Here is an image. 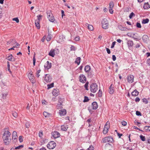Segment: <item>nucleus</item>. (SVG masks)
<instances>
[{
  "instance_id": "f257e3e1",
  "label": "nucleus",
  "mask_w": 150,
  "mask_h": 150,
  "mask_svg": "<svg viewBox=\"0 0 150 150\" xmlns=\"http://www.w3.org/2000/svg\"><path fill=\"white\" fill-rule=\"evenodd\" d=\"M11 134L8 131H5L3 135V139L4 143L6 145H8L11 141Z\"/></svg>"
},
{
  "instance_id": "f03ea898",
  "label": "nucleus",
  "mask_w": 150,
  "mask_h": 150,
  "mask_svg": "<svg viewBox=\"0 0 150 150\" xmlns=\"http://www.w3.org/2000/svg\"><path fill=\"white\" fill-rule=\"evenodd\" d=\"M102 27L103 29H106L108 28L109 23L106 18L103 19L101 21Z\"/></svg>"
},
{
  "instance_id": "7ed1b4c3",
  "label": "nucleus",
  "mask_w": 150,
  "mask_h": 150,
  "mask_svg": "<svg viewBox=\"0 0 150 150\" xmlns=\"http://www.w3.org/2000/svg\"><path fill=\"white\" fill-rule=\"evenodd\" d=\"M98 89V86L96 83H92L90 86V91L91 92L95 93Z\"/></svg>"
},
{
  "instance_id": "20e7f679",
  "label": "nucleus",
  "mask_w": 150,
  "mask_h": 150,
  "mask_svg": "<svg viewBox=\"0 0 150 150\" xmlns=\"http://www.w3.org/2000/svg\"><path fill=\"white\" fill-rule=\"evenodd\" d=\"M47 18L49 21L51 22H54V17L53 16L51 11L48 10L47 11Z\"/></svg>"
},
{
  "instance_id": "39448f33",
  "label": "nucleus",
  "mask_w": 150,
  "mask_h": 150,
  "mask_svg": "<svg viewBox=\"0 0 150 150\" xmlns=\"http://www.w3.org/2000/svg\"><path fill=\"white\" fill-rule=\"evenodd\" d=\"M113 140V139L111 137H105L102 139L103 142L104 143L106 142L112 143Z\"/></svg>"
},
{
  "instance_id": "423d86ee",
  "label": "nucleus",
  "mask_w": 150,
  "mask_h": 150,
  "mask_svg": "<svg viewBox=\"0 0 150 150\" xmlns=\"http://www.w3.org/2000/svg\"><path fill=\"white\" fill-rule=\"evenodd\" d=\"M56 146V143L53 141H51L49 142L47 145V147L49 149H53Z\"/></svg>"
},
{
  "instance_id": "0eeeda50",
  "label": "nucleus",
  "mask_w": 150,
  "mask_h": 150,
  "mask_svg": "<svg viewBox=\"0 0 150 150\" xmlns=\"http://www.w3.org/2000/svg\"><path fill=\"white\" fill-rule=\"evenodd\" d=\"M109 122L108 121L106 123V124L104 126L103 130V133L104 134H105L108 132V129L109 128Z\"/></svg>"
},
{
  "instance_id": "6e6552de",
  "label": "nucleus",
  "mask_w": 150,
  "mask_h": 150,
  "mask_svg": "<svg viewBox=\"0 0 150 150\" xmlns=\"http://www.w3.org/2000/svg\"><path fill=\"white\" fill-rule=\"evenodd\" d=\"M52 76L49 74H46L44 77L45 81L47 82H50L52 80Z\"/></svg>"
},
{
  "instance_id": "1a4fd4ad",
  "label": "nucleus",
  "mask_w": 150,
  "mask_h": 150,
  "mask_svg": "<svg viewBox=\"0 0 150 150\" xmlns=\"http://www.w3.org/2000/svg\"><path fill=\"white\" fill-rule=\"evenodd\" d=\"M7 45H8L9 44H11V45H13L15 43H16V46H13V47H16L17 46H20V44H19L17 42H16L15 40H12L9 41L7 42Z\"/></svg>"
},
{
  "instance_id": "9d476101",
  "label": "nucleus",
  "mask_w": 150,
  "mask_h": 150,
  "mask_svg": "<svg viewBox=\"0 0 150 150\" xmlns=\"http://www.w3.org/2000/svg\"><path fill=\"white\" fill-rule=\"evenodd\" d=\"M79 81L82 83H85L86 81L85 76L83 74H81L79 77Z\"/></svg>"
},
{
  "instance_id": "9b49d317",
  "label": "nucleus",
  "mask_w": 150,
  "mask_h": 150,
  "mask_svg": "<svg viewBox=\"0 0 150 150\" xmlns=\"http://www.w3.org/2000/svg\"><path fill=\"white\" fill-rule=\"evenodd\" d=\"M114 6V3L112 1H111L109 3V12L111 14H112L113 13L112 8Z\"/></svg>"
},
{
  "instance_id": "f8f14e48",
  "label": "nucleus",
  "mask_w": 150,
  "mask_h": 150,
  "mask_svg": "<svg viewBox=\"0 0 150 150\" xmlns=\"http://www.w3.org/2000/svg\"><path fill=\"white\" fill-rule=\"evenodd\" d=\"M52 135L54 138H57L60 137V133L57 131H54L52 132Z\"/></svg>"
},
{
  "instance_id": "ddd939ff",
  "label": "nucleus",
  "mask_w": 150,
  "mask_h": 150,
  "mask_svg": "<svg viewBox=\"0 0 150 150\" xmlns=\"http://www.w3.org/2000/svg\"><path fill=\"white\" fill-rule=\"evenodd\" d=\"M28 77L32 83H34L35 82L34 76L32 74L29 73L28 75Z\"/></svg>"
},
{
  "instance_id": "4468645a",
  "label": "nucleus",
  "mask_w": 150,
  "mask_h": 150,
  "mask_svg": "<svg viewBox=\"0 0 150 150\" xmlns=\"http://www.w3.org/2000/svg\"><path fill=\"white\" fill-rule=\"evenodd\" d=\"M53 96H57L59 94V90L57 88L54 89L52 91Z\"/></svg>"
},
{
  "instance_id": "2eb2a0df",
  "label": "nucleus",
  "mask_w": 150,
  "mask_h": 150,
  "mask_svg": "<svg viewBox=\"0 0 150 150\" xmlns=\"http://www.w3.org/2000/svg\"><path fill=\"white\" fill-rule=\"evenodd\" d=\"M51 67V63L49 62V61H47L44 65L45 68L47 69H50Z\"/></svg>"
},
{
  "instance_id": "dca6fc26",
  "label": "nucleus",
  "mask_w": 150,
  "mask_h": 150,
  "mask_svg": "<svg viewBox=\"0 0 150 150\" xmlns=\"http://www.w3.org/2000/svg\"><path fill=\"white\" fill-rule=\"evenodd\" d=\"M134 76L133 75H130L127 76V80L129 83H132L133 82Z\"/></svg>"
},
{
  "instance_id": "f3484780",
  "label": "nucleus",
  "mask_w": 150,
  "mask_h": 150,
  "mask_svg": "<svg viewBox=\"0 0 150 150\" xmlns=\"http://www.w3.org/2000/svg\"><path fill=\"white\" fill-rule=\"evenodd\" d=\"M55 50H58V49H55V50L54 49H51L50 52L49 53V55L52 57H54L55 55Z\"/></svg>"
},
{
  "instance_id": "a211bd4d",
  "label": "nucleus",
  "mask_w": 150,
  "mask_h": 150,
  "mask_svg": "<svg viewBox=\"0 0 150 150\" xmlns=\"http://www.w3.org/2000/svg\"><path fill=\"white\" fill-rule=\"evenodd\" d=\"M92 107L93 109H96L98 107V105L97 103L96 102H93L92 104Z\"/></svg>"
},
{
  "instance_id": "6ab92c4d",
  "label": "nucleus",
  "mask_w": 150,
  "mask_h": 150,
  "mask_svg": "<svg viewBox=\"0 0 150 150\" xmlns=\"http://www.w3.org/2000/svg\"><path fill=\"white\" fill-rule=\"evenodd\" d=\"M59 113L61 115H64L66 114V111L65 109L60 110L59 111Z\"/></svg>"
},
{
  "instance_id": "aec40b11",
  "label": "nucleus",
  "mask_w": 150,
  "mask_h": 150,
  "mask_svg": "<svg viewBox=\"0 0 150 150\" xmlns=\"http://www.w3.org/2000/svg\"><path fill=\"white\" fill-rule=\"evenodd\" d=\"M142 38L144 42L146 43L149 39V37L147 35H144L143 36Z\"/></svg>"
},
{
  "instance_id": "412c9836",
  "label": "nucleus",
  "mask_w": 150,
  "mask_h": 150,
  "mask_svg": "<svg viewBox=\"0 0 150 150\" xmlns=\"http://www.w3.org/2000/svg\"><path fill=\"white\" fill-rule=\"evenodd\" d=\"M15 58L11 54H10L8 57V60L9 61H15Z\"/></svg>"
},
{
  "instance_id": "4be33fe9",
  "label": "nucleus",
  "mask_w": 150,
  "mask_h": 150,
  "mask_svg": "<svg viewBox=\"0 0 150 150\" xmlns=\"http://www.w3.org/2000/svg\"><path fill=\"white\" fill-rule=\"evenodd\" d=\"M139 92L137 90L135 89L134 91L132 93V95L134 96H136L139 94Z\"/></svg>"
},
{
  "instance_id": "5701e85b",
  "label": "nucleus",
  "mask_w": 150,
  "mask_h": 150,
  "mask_svg": "<svg viewBox=\"0 0 150 150\" xmlns=\"http://www.w3.org/2000/svg\"><path fill=\"white\" fill-rule=\"evenodd\" d=\"M143 8L144 9H147L150 8V5L148 2L145 3Z\"/></svg>"
},
{
  "instance_id": "b1692460",
  "label": "nucleus",
  "mask_w": 150,
  "mask_h": 150,
  "mask_svg": "<svg viewBox=\"0 0 150 150\" xmlns=\"http://www.w3.org/2000/svg\"><path fill=\"white\" fill-rule=\"evenodd\" d=\"M112 84L111 85L109 88V93L110 94H113L114 91V88L112 87Z\"/></svg>"
},
{
  "instance_id": "393cba45",
  "label": "nucleus",
  "mask_w": 150,
  "mask_h": 150,
  "mask_svg": "<svg viewBox=\"0 0 150 150\" xmlns=\"http://www.w3.org/2000/svg\"><path fill=\"white\" fill-rule=\"evenodd\" d=\"M39 23L40 22L38 20H36L35 21V26L38 29H39L40 28Z\"/></svg>"
},
{
  "instance_id": "a878e982",
  "label": "nucleus",
  "mask_w": 150,
  "mask_h": 150,
  "mask_svg": "<svg viewBox=\"0 0 150 150\" xmlns=\"http://www.w3.org/2000/svg\"><path fill=\"white\" fill-rule=\"evenodd\" d=\"M43 115L46 117H48L51 116V114L46 112H44L43 113Z\"/></svg>"
},
{
  "instance_id": "bb28decb",
  "label": "nucleus",
  "mask_w": 150,
  "mask_h": 150,
  "mask_svg": "<svg viewBox=\"0 0 150 150\" xmlns=\"http://www.w3.org/2000/svg\"><path fill=\"white\" fill-rule=\"evenodd\" d=\"M127 43L129 47H132L133 45V41L130 40H128L127 41Z\"/></svg>"
},
{
  "instance_id": "cd10ccee",
  "label": "nucleus",
  "mask_w": 150,
  "mask_h": 150,
  "mask_svg": "<svg viewBox=\"0 0 150 150\" xmlns=\"http://www.w3.org/2000/svg\"><path fill=\"white\" fill-rule=\"evenodd\" d=\"M91 69V67L90 66L87 65L85 66L84 70L86 72H87L90 71Z\"/></svg>"
},
{
  "instance_id": "c85d7f7f",
  "label": "nucleus",
  "mask_w": 150,
  "mask_h": 150,
  "mask_svg": "<svg viewBox=\"0 0 150 150\" xmlns=\"http://www.w3.org/2000/svg\"><path fill=\"white\" fill-rule=\"evenodd\" d=\"M81 58L80 57H78L77 58L75 61V62L76 63H77L78 65L80 64V62Z\"/></svg>"
},
{
  "instance_id": "c756f323",
  "label": "nucleus",
  "mask_w": 150,
  "mask_h": 150,
  "mask_svg": "<svg viewBox=\"0 0 150 150\" xmlns=\"http://www.w3.org/2000/svg\"><path fill=\"white\" fill-rule=\"evenodd\" d=\"M102 91L101 89H99L98 92L96 94V96L98 97H101L102 96Z\"/></svg>"
},
{
  "instance_id": "7c9ffc66",
  "label": "nucleus",
  "mask_w": 150,
  "mask_h": 150,
  "mask_svg": "<svg viewBox=\"0 0 150 150\" xmlns=\"http://www.w3.org/2000/svg\"><path fill=\"white\" fill-rule=\"evenodd\" d=\"M61 128L62 130L66 131L68 128V127L67 126L63 125L61 126Z\"/></svg>"
},
{
  "instance_id": "2f4dec72",
  "label": "nucleus",
  "mask_w": 150,
  "mask_h": 150,
  "mask_svg": "<svg viewBox=\"0 0 150 150\" xmlns=\"http://www.w3.org/2000/svg\"><path fill=\"white\" fill-rule=\"evenodd\" d=\"M52 37V35L50 34L49 33L48 34L47 37L46 38V40L47 41H50Z\"/></svg>"
},
{
  "instance_id": "473e14b6",
  "label": "nucleus",
  "mask_w": 150,
  "mask_h": 150,
  "mask_svg": "<svg viewBox=\"0 0 150 150\" xmlns=\"http://www.w3.org/2000/svg\"><path fill=\"white\" fill-rule=\"evenodd\" d=\"M54 86V83H52L50 84H48L47 85V89H49L53 87Z\"/></svg>"
},
{
  "instance_id": "72a5a7b5",
  "label": "nucleus",
  "mask_w": 150,
  "mask_h": 150,
  "mask_svg": "<svg viewBox=\"0 0 150 150\" xmlns=\"http://www.w3.org/2000/svg\"><path fill=\"white\" fill-rule=\"evenodd\" d=\"M8 95V92H6L5 93H2V98L3 99H5L6 97Z\"/></svg>"
},
{
  "instance_id": "f704fd0d",
  "label": "nucleus",
  "mask_w": 150,
  "mask_h": 150,
  "mask_svg": "<svg viewBox=\"0 0 150 150\" xmlns=\"http://www.w3.org/2000/svg\"><path fill=\"white\" fill-rule=\"evenodd\" d=\"M118 28L121 30H123V31H125L126 30L127 28L125 27H123L121 25H119L118 26Z\"/></svg>"
},
{
  "instance_id": "c9c22d12",
  "label": "nucleus",
  "mask_w": 150,
  "mask_h": 150,
  "mask_svg": "<svg viewBox=\"0 0 150 150\" xmlns=\"http://www.w3.org/2000/svg\"><path fill=\"white\" fill-rule=\"evenodd\" d=\"M149 21V20L148 18L146 19H144L142 21V23L143 24H146L148 23Z\"/></svg>"
},
{
  "instance_id": "e433bc0d",
  "label": "nucleus",
  "mask_w": 150,
  "mask_h": 150,
  "mask_svg": "<svg viewBox=\"0 0 150 150\" xmlns=\"http://www.w3.org/2000/svg\"><path fill=\"white\" fill-rule=\"evenodd\" d=\"M12 115L15 118H16L18 117V114L15 111H13Z\"/></svg>"
},
{
  "instance_id": "4c0bfd02",
  "label": "nucleus",
  "mask_w": 150,
  "mask_h": 150,
  "mask_svg": "<svg viewBox=\"0 0 150 150\" xmlns=\"http://www.w3.org/2000/svg\"><path fill=\"white\" fill-rule=\"evenodd\" d=\"M12 137H17V133L16 131H13L12 134Z\"/></svg>"
},
{
  "instance_id": "58836bf2",
  "label": "nucleus",
  "mask_w": 150,
  "mask_h": 150,
  "mask_svg": "<svg viewBox=\"0 0 150 150\" xmlns=\"http://www.w3.org/2000/svg\"><path fill=\"white\" fill-rule=\"evenodd\" d=\"M58 102L59 103H62L63 102V99L61 97H59L58 99Z\"/></svg>"
},
{
  "instance_id": "ea45409f",
  "label": "nucleus",
  "mask_w": 150,
  "mask_h": 150,
  "mask_svg": "<svg viewBox=\"0 0 150 150\" xmlns=\"http://www.w3.org/2000/svg\"><path fill=\"white\" fill-rule=\"evenodd\" d=\"M88 28L90 30H92L93 29V27L92 25H88Z\"/></svg>"
},
{
  "instance_id": "a19ab883",
  "label": "nucleus",
  "mask_w": 150,
  "mask_h": 150,
  "mask_svg": "<svg viewBox=\"0 0 150 150\" xmlns=\"http://www.w3.org/2000/svg\"><path fill=\"white\" fill-rule=\"evenodd\" d=\"M89 100V99H88V98L86 96H84V99L83 100V102H88Z\"/></svg>"
},
{
  "instance_id": "79ce46f5",
  "label": "nucleus",
  "mask_w": 150,
  "mask_h": 150,
  "mask_svg": "<svg viewBox=\"0 0 150 150\" xmlns=\"http://www.w3.org/2000/svg\"><path fill=\"white\" fill-rule=\"evenodd\" d=\"M89 83L88 81L84 85V87L86 90H88V85Z\"/></svg>"
},
{
  "instance_id": "37998d69",
  "label": "nucleus",
  "mask_w": 150,
  "mask_h": 150,
  "mask_svg": "<svg viewBox=\"0 0 150 150\" xmlns=\"http://www.w3.org/2000/svg\"><path fill=\"white\" fill-rule=\"evenodd\" d=\"M140 138L141 140L143 141H144L145 140V137L143 135H141L140 136Z\"/></svg>"
},
{
  "instance_id": "c03bdc74",
  "label": "nucleus",
  "mask_w": 150,
  "mask_h": 150,
  "mask_svg": "<svg viewBox=\"0 0 150 150\" xmlns=\"http://www.w3.org/2000/svg\"><path fill=\"white\" fill-rule=\"evenodd\" d=\"M70 49L71 51H75L76 50V48L73 45H71Z\"/></svg>"
},
{
  "instance_id": "a18cd8bd",
  "label": "nucleus",
  "mask_w": 150,
  "mask_h": 150,
  "mask_svg": "<svg viewBox=\"0 0 150 150\" xmlns=\"http://www.w3.org/2000/svg\"><path fill=\"white\" fill-rule=\"evenodd\" d=\"M62 107V103L58 104L57 105V108L59 109L61 108Z\"/></svg>"
},
{
  "instance_id": "49530a36",
  "label": "nucleus",
  "mask_w": 150,
  "mask_h": 150,
  "mask_svg": "<svg viewBox=\"0 0 150 150\" xmlns=\"http://www.w3.org/2000/svg\"><path fill=\"white\" fill-rule=\"evenodd\" d=\"M33 65L34 66L35 65V62H36V59L35 58V54H34V56L33 57Z\"/></svg>"
},
{
  "instance_id": "de8ad7c7",
  "label": "nucleus",
  "mask_w": 150,
  "mask_h": 150,
  "mask_svg": "<svg viewBox=\"0 0 150 150\" xmlns=\"http://www.w3.org/2000/svg\"><path fill=\"white\" fill-rule=\"evenodd\" d=\"M142 101L144 103L146 104H147L148 103V101L146 98H143L142 99Z\"/></svg>"
},
{
  "instance_id": "09e8293b",
  "label": "nucleus",
  "mask_w": 150,
  "mask_h": 150,
  "mask_svg": "<svg viewBox=\"0 0 150 150\" xmlns=\"http://www.w3.org/2000/svg\"><path fill=\"white\" fill-rule=\"evenodd\" d=\"M7 64L8 70L9 71L11 72V70L10 69V65L9 62L8 61L7 62Z\"/></svg>"
},
{
  "instance_id": "8fccbe9b",
  "label": "nucleus",
  "mask_w": 150,
  "mask_h": 150,
  "mask_svg": "<svg viewBox=\"0 0 150 150\" xmlns=\"http://www.w3.org/2000/svg\"><path fill=\"white\" fill-rule=\"evenodd\" d=\"M144 129L146 131L148 130L149 131H150V126H146L144 127Z\"/></svg>"
},
{
  "instance_id": "3c124183",
  "label": "nucleus",
  "mask_w": 150,
  "mask_h": 150,
  "mask_svg": "<svg viewBox=\"0 0 150 150\" xmlns=\"http://www.w3.org/2000/svg\"><path fill=\"white\" fill-rule=\"evenodd\" d=\"M135 16V14L133 12H132L129 15V18L131 19L133 16Z\"/></svg>"
},
{
  "instance_id": "603ef678",
  "label": "nucleus",
  "mask_w": 150,
  "mask_h": 150,
  "mask_svg": "<svg viewBox=\"0 0 150 150\" xmlns=\"http://www.w3.org/2000/svg\"><path fill=\"white\" fill-rule=\"evenodd\" d=\"M23 145H21L18 146L17 147H16L15 148V149H20L22 148H23Z\"/></svg>"
},
{
  "instance_id": "864d4df0",
  "label": "nucleus",
  "mask_w": 150,
  "mask_h": 150,
  "mask_svg": "<svg viewBox=\"0 0 150 150\" xmlns=\"http://www.w3.org/2000/svg\"><path fill=\"white\" fill-rule=\"evenodd\" d=\"M37 17L38 18V19L37 20H39V21L40 22V20H41V18L42 17V16L41 15H38L37 16Z\"/></svg>"
},
{
  "instance_id": "5fc2aeb1",
  "label": "nucleus",
  "mask_w": 150,
  "mask_h": 150,
  "mask_svg": "<svg viewBox=\"0 0 150 150\" xmlns=\"http://www.w3.org/2000/svg\"><path fill=\"white\" fill-rule=\"evenodd\" d=\"M43 133L42 131H40L39 133V136L40 138H42V136H43Z\"/></svg>"
},
{
  "instance_id": "6e6d98bb",
  "label": "nucleus",
  "mask_w": 150,
  "mask_h": 150,
  "mask_svg": "<svg viewBox=\"0 0 150 150\" xmlns=\"http://www.w3.org/2000/svg\"><path fill=\"white\" fill-rule=\"evenodd\" d=\"M136 115L137 116H142L141 113L139 111H136Z\"/></svg>"
},
{
  "instance_id": "4d7b16f0",
  "label": "nucleus",
  "mask_w": 150,
  "mask_h": 150,
  "mask_svg": "<svg viewBox=\"0 0 150 150\" xmlns=\"http://www.w3.org/2000/svg\"><path fill=\"white\" fill-rule=\"evenodd\" d=\"M40 71L41 70L40 69L38 70L36 73V76L38 77L40 76V75L39 74V73H40Z\"/></svg>"
},
{
  "instance_id": "13d9d810",
  "label": "nucleus",
  "mask_w": 150,
  "mask_h": 150,
  "mask_svg": "<svg viewBox=\"0 0 150 150\" xmlns=\"http://www.w3.org/2000/svg\"><path fill=\"white\" fill-rule=\"evenodd\" d=\"M93 147L92 145L90 146L87 149V150H93Z\"/></svg>"
},
{
  "instance_id": "bf43d9fd",
  "label": "nucleus",
  "mask_w": 150,
  "mask_h": 150,
  "mask_svg": "<svg viewBox=\"0 0 150 150\" xmlns=\"http://www.w3.org/2000/svg\"><path fill=\"white\" fill-rule=\"evenodd\" d=\"M122 124L124 126H125L127 125V122L124 121H122L121 122Z\"/></svg>"
},
{
  "instance_id": "052dcab7",
  "label": "nucleus",
  "mask_w": 150,
  "mask_h": 150,
  "mask_svg": "<svg viewBox=\"0 0 150 150\" xmlns=\"http://www.w3.org/2000/svg\"><path fill=\"white\" fill-rule=\"evenodd\" d=\"M13 140V143H16V142H17V137H12Z\"/></svg>"
},
{
  "instance_id": "680f3d73",
  "label": "nucleus",
  "mask_w": 150,
  "mask_h": 150,
  "mask_svg": "<svg viewBox=\"0 0 150 150\" xmlns=\"http://www.w3.org/2000/svg\"><path fill=\"white\" fill-rule=\"evenodd\" d=\"M134 34L133 33H129L127 34V35L129 37H131V38L132 36H134Z\"/></svg>"
},
{
  "instance_id": "e2e57ef3",
  "label": "nucleus",
  "mask_w": 150,
  "mask_h": 150,
  "mask_svg": "<svg viewBox=\"0 0 150 150\" xmlns=\"http://www.w3.org/2000/svg\"><path fill=\"white\" fill-rule=\"evenodd\" d=\"M19 140L20 142H22L23 140L22 136H20L19 137Z\"/></svg>"
},
{
  "instance_id": "0e129e2a",
  "label": "nucleus",
  "mask_w": 150,
  "mask_h": 150,
  "mask_svg": "<svg viewBox=\"0 0 150 150\" xmlns=\"http://www.w3.org/2000/svg\"><path fill=\"white\" fill-rule=\"evenodd\" d=\"M13 20L15 21L17 23L19 22V20L18 18H13Z\"/></svg>"
},
{
  "instance_id": "69168bd1",
  "label": "nucleus",
  "mask_w": 150,
  "mask_h": 150,
  "mask_svg": "<svg viewBox=\"0 0 150 150\" xmlns=\"http://www.w3.org/2000/svg\"><path fill=\"white\" fill-rule=\"evenodd\" d=\"M137 28H141V24L139 23H138V22L137 23Z\"/></svg>"
},
{
  "instance_id": "338daca9",
  "label": "nucleus",
  "mask_w": 150,
  "mask_h": 150,
  "mask_svg": "<svg viewBox=\"0 0 150 150\" xmlns=\"http://www.w3.org/2000/svg\"><path fill=\"white\" fill-rule=\"evenodd\" d=\"M115 43H116V42L115 41H114V42H112V45H111V48H113L114 47V46L115 44Z\"/></svg>"
},
{
  "instance_id": "774afa93",
  "label": "nucleus",
  "mask_w": 150,
  "mask_h": 150,
  "mask_svg": "<svg viewBox=\"0 0 150 150\" xmlns=\"http://www.w3.org/2000/svg\"><path fill=\"white\" fill-rule=\"evenodd\" d=\"M140 100V99L139 97H137L135 99V101L136 102H139Z\"/></svg>"
}]
</instances>
